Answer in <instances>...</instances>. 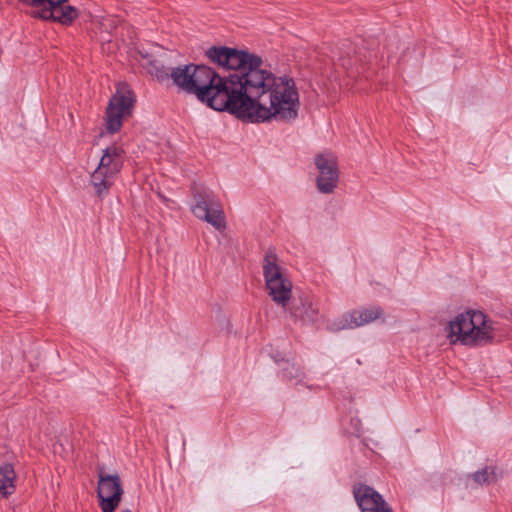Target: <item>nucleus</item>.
Returning a JSON list of instances; mask_svg holds the SVG:
<instances>
[{"mask_svg":"<svg viewBox=\"0 0 512 512\" xmlns=\"http://www.w3.org/2000/svg\"><path fill=\"white\" fill-rule=\"evenodd\" d=\"M98 477L97 496L99 502L108 499L121 502L123 488L119 475L117 473L110 475L99 471Z\"/></svg>","mask_w":512,"mask_h":512,"instance_id":"9","label":"nucleus"},{"mask_svg":"<svg viewBox=\"0 0 512 512\" xmlns=\"http://www.w3.org/2000/svg\"><path fill=\"white\" fill-rule=\"evenodd\" d=\"M450 343L460 342L464 345H483L492 338V329L486 316L480 311H467L458 314L446 326Z\"/></svg>","mask_w":512,"mask_h":512,"instance_id":"2","label":"nucleus"},{"mask_svg":"<svg viewBox=\"0 0 512 512\" xmlns=\"http://www.w3.org/2000/svg\"><path fill=\"white\" fill-rule=\"evenodd\" d=\"M353 495L361 512H393L382 495L368 485L354 487Z\"/></svg>","mask_w":512,"mask_h":512,"instance_id":"8","label":"nucleus"},{"mask_svg":"<svg viewBox=\"0 0 512 512\" xmlns=\"http://www.w3.org/2000/svg\"><path fill=\"white\" fill-rule=\"evenodd\" d=\"M315 165L318 170L316 179L318 191L323 194L334 192L339 182L336 155L330 151L317 154L315 156Z\"/></svg>","mask_w":512,"mask_h":512,"instance_id":"6","label":"nucleus"},{"mask_svg":"<svg viewBox=\"0 0 512 512\" xmlns=\"http://www.w3.org/2000/svg\"><path fill=\"white\" fill-rule=\"evenodd\" d=\"M123 512H132V511H131V510H129V509H126V510H124Z\"/></svg>","mask_w":512,"mask_h":512,"instance_id":"20","label":"nucleus"},{"mask_svg":"<svg viewBox=\"0 0 512 512\" xmlns=\"http://www.w3.org/2000/svg\"><path fill=\"white\" fill-rule=\"evenodd\" d=\"M277 262V255L272 251L267 252L263 260V273L269 296L286 308L292 294V282Z\"/></svg>","mask_w":512,"mask_h":512,"instance_id":"4","label":"nucleus"},{"mask_svg":"<svg viewBox=\"0 0 512 512\" xmlns=\"http://www.w3.org/2000/svg\"><path fill=\"white\" fill-rule=\"evenodd\" d=\"M290 315L302 321L314 322L318 318L319 309L309 298H300L299 303H293L285 308Z\"/></svg>","mask_w":512,"mask_h":512,"instance_id":"11","label":"nucleus"},{"mask_svg":"<svg viewBox=\"0 0 512 512\" xmlns=\"http://www.w3.org/2000/svg\"><path fill=\"white\" fill-rule=\"evenodd\" d=\"M206 56L234 72L222 77L208 66L189 64L171 70L173 83L214 110L227 111L243 121L296 120L300 101L292 78L274 75L261 57L244 50L213 46Z\"/></svg>","mask_w":512,"mask_h":512,"instance_id":"1","label":"nucleus"},{"mask_svg":"<svg viewBox=\"0 0 512 512\" xmlns=\"http://www.w3.org/2000/svg\"><path fill=\"white\" fill-rule=\"evenodd\" d=\"M120 502L112 501L111 499L104 500V502H100V507L102 512H114L115 509L119 506Z\"/></svg>","mask_w":512,"mask_h":512,"instance_id":"17","label":"nucleus"},{"mask_svg":"<svg viewBox=\"0 0 512 512\" xmlns=\"http://www.w3.org/2000/svg\"><path fill=\"white\" fill-rule=\"evenodd\" d=\"M38 16L42 19H53L62 24H70L78 16V10L70 5H59L54 8H43L38 12Z\"/></svg>","mask_w":512,"mask_h":512,"instance_id":"12","label":"nucleus"},{"mask_svg":"<svg viewBox=\"0 0 512 512\" xmlns=\"http://www.w3.org/2000/svg\"><path fill=\"white\" fill-rule=\"evenodd\" d=\"M16 473L14 467L5 463L0 465V498H6L15 491Z\"/></svg>","mask_w":512,"mask_h":512,"instance_id":"13","label":"nucleus"},{"mask_svg":"<svg viewBox=\"0 0 512 512\" xmlns=\"http://www.w3.org/2000/svg\"><path fill=\"white\" fill-rule=\"evenodd\" d=\"M472 477L473 480L480 485L490 484L498 480V474L494 467H485L482 470L476 471Z\"/></svg>","mask_w":512,"mask_h":512,"instance_id":"14","label":"nucleus"},{"mask_svg":"<svg viewBox=\"0 0 512 512\" xmlns=\"http://www.w3.org/2000/svg\"><path fill=\"white\" fill-rule=\"evenodd\" d=\"M25 5L32 7H40L46 3V0H19Z\"/></svg>","mask_w":512,"mask_h":512,"instance_id":"18","label":"nucleus"},{"mask_svg":"<svg viewBox=\"0 0 512 512\" xmlns=\"http://www.w3.org/2000/svg\"><path fill=\"white\" fill-rule=\"evenodd\" d=\"M151 74H153L158 81H165L170 77V72L164 66H158L156 61L151 62Z\"/></svg>","mask_w":512,"mask_h":512,"instance_id":"16","label":"nucleus"},{"mask_svg":"<svg viewBox=\"0 0 512 512\" xmlns=\"http://www.w3.org/2000/svg\"><path fill=\"white\" fill-rule=\"evenodd\" d=\"M124 163V150L111 145L103 150L98 166L90 175V184L97 197L104 198L109 194Z\"/></svg>","mask_w":512,"mask_h":512,"instance_id":"3","label":"nucleus"},{"mask_svg":"<svg viewBox=\"0 0 512 512\" xmlns=\"http://www.w3.org/2000/svg\"><path fill=\"white\" fill-rule=\"evenodd\" d=\"M382 310L379 307H370L361 310H354L347 313L340 320L337 329H353L364 326L380 318Z\"/></svg>","mask_w":512,"mask_h":512,"instance_id":"10","label":"nucleus"},{"mask_svg":"<svg viewBox=\"0 0 512 512\" xmlns=\"http://www.w3.org/2000/svg\"><path fill=\"white\" fill-rule=\"evenodd\" d=\"M133 103L131 90L125 87L117 89L106 110V128L109 133H116L121 129L123 119L132 113Z\"/></svg>","mask_w":512,"mask_h":512,"instance_id":"5","label":"nucleus"},{"mask_svg":"<svg viewBox=\"0 0 512 512\" xmlns=\"http://www.w3.org/2000/svg\"><path fill=\"white\" fill-rule=\"evenodd\" d=\"M67 0H46V3L49 5L48 8H54L61 4H64Z\"/></svg>","mask_w":512,"mask_h":512,"instance_id":"19","label":"nucleus"},{"mask_svg":"<svg viewBox=\"0 0 512 512\" xmlns=\"http://www.w3.org/2000/svg\"><path fill=\"white\" fill-rule=\"evenodd\" d=\"M304 376L300 366L296 363L287 362V367L283 369V377L286 379H301Z\"/></svg>","mask_w":512,"mask_h":512,"instance_id":"15","label":"nucleus"},{"mask_svg":"<svg viewBox=\"0 0 512 512\" xmlns=\"http://www.w3.org/2000/svg\"><path fill=\"white\" fill-rule=\"evenodd\" d=\"M196 204L192 208L193 214L217 230L225 228V218L221 203L211 193H198L195 196Z\"/></svg>","mask_w":512,"mask_h":512,"instance_id":"7","label":"nucleus"}]
</instances>
